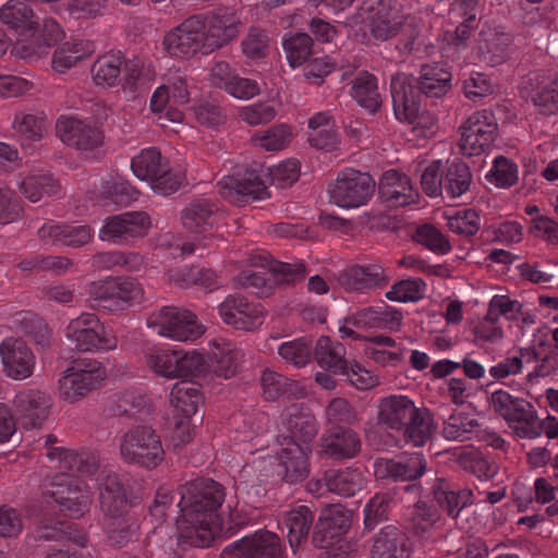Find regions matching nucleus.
Listing matches in <instances>:
<instances>
[{"mask_svg": "<svg viewBox=\"0 0 558 558\" xmlns=\"http://www.w3.org/2000/svg\"><path fill=\"white\" fill-rule=\"evenodd\" d=\"M439 512L433 505L417 501L411 513V529L417 536H426L439 520Z\"/></svg>", "mask_w": 558, "mask_h": 558, "instance_id": "nucleus-54", "label": "nucleus"}, {"mask_svg": "<svg viewBox=\"0 0 558 558\" xmlns=\"http://www.w3.org/2000/svg\"><path fill=\"white\" fill-rule=\"evenodd\" d=\"M52 401L39 390L19 392L13 400L16 422L24 428H39L48 418Z\"/></svg>", "mask_w": 558, "mask_h": 558, "instance_id": "nucleus-18", "label": "nucleus"}, {"mask_svg": "<svg viewBox=\"0 0 558 558\" xmlns=\"http://www.w3.org/2000/svg\"><path fill=\"white\" fill-rule=\"evenodd\" d=\"M376 183L368 173L354 169L341 171L329 189L330 201L339 207L356 208L373 196Z\"/></svg>", "mask_w": 558, "mask_h": 558, "instance_id": "nucleus-12", "label": "nucleus"}, {"mask_svg": "<svg viewBox=\"0 0 558 558\" xmlns=\"http://www.w3.org/2000/svg\"><path fill=\"white\" fill-rule=\"evenodd\" d=\"M351 513L340 505L323 508L313 526L312 544L322 549H329L332 556L338 551L347 554L345 535L351 527Z\"/></svg>", "mask_w": 558, "mask_h": 558, "instance_id": "nucleus-3", "label": "nucleus"}, {"mask_svg": "<svg viewBox=\"0 0 558 558\" xmlns=\"http://www.w3.org/2000/svg\"><path fill=\"white\" fill-rule=\"evenodd\" d=\"M65 338L72 349L78 352L111 350L117 347L116 338L108 337L99 318L89 313H84L69 323Z\"/></svg>", "mask_w": 558, "mask_h": 558, "instance_id": "nucleus-9", "label": "nucleus"}, {"mask_svg": "<svg viewBox=\"0 0 558 558\" xmlns=\"http://www.w3.org/2000/svg\"><path fill=\"white\" fill-rule=\"evenodd\" d=\"M149 410L150 404L146 396L134 390H126L112 401L109 413L112 416L134 417L144 412L148 413Z\"/></svg>", "mask_w": 558, "mask_h": 558, "instance_id": "nucleus-46", "label": "nucleus"}, {"mask_svg": "<svg viewBox=\"0 0 558 558\" xmlns=\"http://www.w3.org/2000/svg\"><path fill=\"white\" fill-rule=\"evenodd\" d=\"M220 194L230 202L241 204L262 199L266 193L264 182L257 175L250 173L248 178L238 179L233 175L225 177L219 183Z\"/></svg>", "mask_w": 558, "mask_h": 558, "instance_id": "nucleus-30", "label": "nucleus"}, {"mask_svg": "<svg viewBox=\"0 0 558 558\" xmlns=\"http://www.w3.org/2000/svg\"><path fill=\"white\" fill-rule=\"evenodd\" d=\"M132 171L137 179L148 181L155 193L163 196L178 191L182 182L181 177L162 162V156L156 148L143 150L135 157Z\"/></svg>", "mask_w": 558, "mask_h": 558, "instance_id": "nucleus-8", "label": "nucleus"}, {"mask_svg": "<svg viewBox=\"0 0 558 558\" xmlns=\"http://www.w3.org/2000/svg\"><path fill=\"white\" fill-rule=\"evenodd\" d=\"M531 99L541 113H556L558 111V77L548 85L538 88L531 96Z\"/></svg>", "mask_w": 558, "mask_h": 558, "instance_id": "nucleus-63", "label": "nucleus"}, {"mask_svg": "<svg viewBox=\"0 0 558 558\" xmlns=\"http://www.w3.org/2000/svg\"><path fill=\"white\" fill-rule=\"evenodd\" d=\"M267 174L269 177L270 184L280 189L291 186L300 175L299 161L289 159L277 166L268 167Z\"/></svg>", "mask_w": 558, "mask_h": 558, "instance_id": "nucleus-60", "label": "nucleus"}, {"mask_svg": "<svg viewBox=\"0 0 558 558\" xmlns=\"http://www.w3.org/2000/svg\"><path fill=\"white\" fill-rule=\"evenodd\" d=\"M511 44L510 34L493 27L483 28L477 38V58L489 66L502 64L509 58Z\"/></svg>", "mask_w": 558, "mask_h": 558, "instance_id": "nucleus-25", "label": "nucleus"}, {"mask_svg": "<svg viewBox=\"0 0 558 558\" xmlns=\"http://www.w3.org/2000/svg\"><path fill=\"white\" fill-rule=\"evenodd\" d=\"M338 281L341 287L350 291H364L388 282L379 265L350 267L339 275Z\"/></svg>", "mask_w": 558, "mask_h": 558, "instance_id": "nucleus-32", "label": "nucleus"}, {"mask_svg": "<svg viewBox=\"0 0 558 558\" xmlns=\"http://www.w3.org/2000/svg\"><path fill=\"white\" fill-rule=\"evenodd\" d=\"M393 13L384 4H379L376 12L369 15V32L381 41L399 34L400 22L392 16Z\"/></svg>", "mask_w": 558, "mask_h": 558, "instance_id": "nucleus-50", "label": "nucleus"}, {"mask_svg": "<svg viewBox=\"0 0 558 558\" xmlns=\"http://www.w3.org/2000/svg\"><path fill=\"white\" fill-rule=\"evenodd\" d=\"M0 20L19 34L29 37H35L40 27L38 19H35L33 9L17 0H9L0 9Z\"/></svg>", "mask_w": 558, "mask_h": 558, "instance_id": "nucleus-31", "label": "nucleus"}, {"mask_svg": "<svg viewBox=\"0 0 558 558\" xmlns=\"http://www.w3.org/2000/svg\"><path fill=\"white\" fill-rule=\"evenodd\" d=\"M363 475L357 470H327L325 471L326 489L340 496L351 497L363 486Z\"/></svg>", "mask_w": 558, "mask_h": 558, "instance_id": "nucleus-39", "label": "nucleus"}, {"mask_svg": "<svg viewBox=\"0 0 558 558\" xmlns=\"http://www.w3.org/2000/svg\"><path fill=\"white\" fill-rule=\"evenodd\" d=\"M147 326L157 335L178 341H193L204 332L195 314L174 306H163L151 313L147 318Z\"/></svg>", "mask_w": 558, "mask_h": 558, "instance_id": "nucleus-7", "label": "nucleus"}, {"mask_svg": "<svg viewBox=\"0 0 558 558\" xmlns=\"http://www.w3.org/2000/svg\"><path fill=\"white\" fill-rule=\"evenodd\" d=\"M106 377L98 361H78L63 372L59 380V392L63 400L74 402L97 389Z\"/></svg>", "mask_w": 558, "mask_h": 558, "instance_id": "nucleus-10", "label": "nucleus"}, {"mask_svg": "<svg viewBox=\"0 0 558 558\" xmlns=\"http://www.w3.org/2000/svg\"><path fill=\"white\" fill-rule=\"evenodd\" d=\"M60 140L80 150H93L102 144L104 135L95 126L75 118H62L56 124Z\"/></svg>", "mask_w": 558, "mask_h": 558, "instance_id": "nucleus-24", "label": "nucleus"}, {"mask_svg": "<svg viewBox=\"0 0 558 558\" xmlns=\"http://www.w3.org/2000/svg\"><path fill=\"white\" fill-rule=\"evenodd\" d=\"M47 456L50 459L58 456L60 461L63 463L64 469L80 475H93L99 468V459L92 452H76L72 450L52 448Z\"/></svg>", "mask_w": 558, "mask_h": 558, "instance_id": "nucleus-38", "label": "nucleus"}, {"mask_svg": "<svg viewBox=\"0 0 558 558\" xmlns=\"http://www.w3.org/2000/svg\"><path fill=\"white\" fill-rule=\"evenodd\" d=\"M517 166L508 158L499 156L495 159L494 166L486 179L498 187H509L517 182Z\"/></svg>", "mask_w": 558, "mask_h": 558, "instance_id": "nucleus-61", "label": "nucleus"}, {"mask_svg": "<svg viewBox=\"0 0 558 558\" xmlns=\"http://www.w3.org/2000/svg\"><path fill=\"white\" fill-rule=\"evenodd\" d=\"M205 29L206 23L203 15H192L166 34L163 38L165 49L171 56L180 58H187L199 50L206 53Z\"/></svg>", "mask_w": 558, "mask_h": 558, "instance_id": "nucleus-14", "label": "nucleus"}, {"mask_svg": "<svg viewBox=\"0 0 558 558\" xmlns=\"http://www.w3.org/2000/svg\"><path fill=\"white\" fill-rule=\"evenodd\" d=\"M87 295L93 307L117 312L140 304L143 289L134 279L107 278L90 282L87 286Z\"/></svg>", "mask_w": 558, "mask_h": 558, "instance_id": "nucleus-5", "label": "nucleus"}, {"mask_svg": "<svg viewBox=\"0 0 558 558\" xmlns=\"http://www.w3.org/2000/svg\"><path fill=\"white\" fill-rule=\"evenodd\" d=\"M486 120V112H477L471 116L461 126L460 149L463 155L469 157L478 156L484 151L496 136L497 124Z\"/></svg>", "mask_w": 558, "mask_h": 558, "instance_id": "nucleus-21", "label": "nucleus"}, {"mask_svg": "<svg viewBox=\"0 0 558 558\" xmlns=\"http://www.w3.org/2000/svg\"><path fill=\"white\" fill-rule=\"evenodd\" d=\"M472 174L463 161L452 162L446 172L444 187L451 197H458L469 190Z\"/></svg>", "mask_w": 558, "mask_h": 558, "instance_id": "nucleus-53", "label": "nucleus"}, {"mask_svg": "<svg viewBox=\"0 0 558 558\" xmlns=\"http://www.w3.org/2000/svg\"><path fill=\"white\" fill-rule=\"evenodd\" d=\"M122 58L119 54L107 53L99 57L92 65L90 73L97 85H113L121 73Z\"/></svg>", "mask_w": 558, "mask_h": 558, "instance_id": "nucleus-51", "label": "nucleus"}, {"mask_svg": "<svg viewBox=\"0 0 558 558\" xmlns=\"http://www.w3.org/2000/svg\"><path fill=\"white\" fill-rule=\"evenodd\" d=\"M149 228L150 218L145 211H128L107 218L100 238L121 243L146 235Z\"/></svg>", "mask_w": 558, "mask_h": 558, "instance_id": "nucleus-20", "label": "nucleus"}, {"mask_svg": "<svg viewBox=\"0 0 558 558\" xmlns=\"http://www.w3.org/2000/svg\"><path fill=\"white\" fill-rule=\"evenodd\" d=\"M49 493L64 515L81 518L89 510L90 499L87 492L76 480L66 474L54 478Z\"/></svg>", "mask_w": 558, "mask_h": 558, "instance_id": "nucleus-17", "label": "nucleus"}, {"mask_svg": "<svg viewBox=\"0 0 558 558\" xmlns=\"http://www.w3.org/2000/svg\"><path fill=\"white\" fill-rule=\"evenodd\" d=\"M326 415L330 423L338 426H351L359 422L355 408L344 398L332 399L326 408Z\"/></svg>", "mask_w": 558, "mask_h": 558, "instance_id": "nucleus-59", "label": "nucleus"}, {"mask_svg": "<svg viewBox=\"0 0 558 558\" xmlns=\"http://www.w3.org/2000/svg\"><path fill=\"white\" fill-rule=\"evenodd\" d=\"M3 372L16 380L28 378L35 367V355L22 338H7L0 344Z\"/></svg>", "mask_w": 558, "mask_h": 558, "instance_id": "nucleus-19", "label": "nucleus"}, {"mask_svg": "<svg viewBox=\"0 0 558 558\" xmlns=\"http://www.w3.org/2000/svg\"><path fill=\"white\" fill-rule=\"evenodd\" d=\"M322 448L326 456L343 460L353 458L361 451V441L353 429L332 425L322 438Z\"/></svg>", "mask_w": 558, "mask_h": 558, "instance_id": "nucleus-27", "label": "nucleus"}, {"mask_svg": "<svg viewBox=\"0 0 558 558\" xmlns=\"http://www.w3.org/2000/svg\"><path fill=\"white\" fill-rule=\"evenodd\" d=\"M120 454L124 462L146 469H155L165 459L160 437L147 425H138L124 433Z\"/></svg>", "mask_w": 558, "mask_h": 558, "instance_id": "nucleus-6", "label": "nucleus"}, {"mask_svg": "<svg viewBox=\"0 0 558 558\" xmlns=\"http://www.w3.org/2000/svg\"><path fill=\"white\" fill-rule=\"evenodd\" d=\"M202 392L192 381L177 383L170 392V403L173 405L177 416L192 418L196 422L203 421V415L197 414L198 405L203 402Z\"/></svg>", "mask_w": 558, "mask_h": 558, "instance_id": "nucleus-33", "label": "nucleus"}, {"mask_svg": "<svg viewBox=\"0 0 558 558\" xmlns=\"http://www.w3.org/2000/svg\"><path fill=\"white\" fill-rule=\"evenodd\" d=\"M425 286L421 278L400 280L386 293V298L393 302H416L423 298L422 290Z\"/></svg>", "mask_w": 558, "mask_h": 558, "instance_id": "nucleus-58", "label": "nucleus"}, {"mask_svg": "<svg viewBox=\"0 0 558 558\" xmlns=\"http://www.w3.org/2000/svg\"><path fill=\"white\" fill-rule=\"evenodd\" d=\"M281 445V452L279 459L284 468L282 480L288 484H294L307 477L308 470V453L311 446L301 445L293 440L288 444L279 442Z\"/></svg>", "mask_w": 558, "mask_h": 558, "instance_id": "nucleus-29", "label": "nucleus"}, {"mask_svg": "<svg viewBox=\"0 0 558 558\" xmlns=\"http://www.w3.org/2000/svg\"><path fill=\"white\" fill-rule=\"evenodd\" d=\"M377 481L402 483L405 493L420 496L421 484L416 481L427 471V461L421 452L400 456L396 459L378 458L374 463Z\"/></svg>", "mask_w": 558, "mask_h": 558, "instance_id": "nucleus-4", "label": "nucleus"}, {"mask_svg": "<svg viewBox=\"0 0 558 558\" xmlns=\"http://www.w3.org/2000/svg\"><path fill=\"white\" fill-rule=\"evenodd\" d=\"M175 377L204 378L208 376V365L205 357L194 351H180Z\"/></svg>", "mask_w": 558, "mask_h": 558, "instance_id": "nucleus-57", "label": "nucleus"}, {"mask_svg": "<svg viewBox=\"0 0 558 558\" xmlns=\"http://www.w3.org/2000/svg\"><path fill=\"white\" fill-rule=\"evenodd\" d=\"M269 277L260 272H241L239 283L245 289H253L258 296H268L276 286L293 284L305 278L306 267L303 263H284L271 260L268 265Z\"/></svg>", "mask_w": 558, "mask_h": 558, "instance_id": "nucleus-11", "label": "nucleus"}, {"mask_svg": "<svg viewBox=\"0 0 558 558\" xmlns=\"http://www.w3.org/2000/svg\"><path fill=\"white\" fill-rule=\"evenodd\" d=\"M287 435L278 436L279 442L288 444L293 440L301 445L310 446L312 440L317 434V422L315 416L310 410L304 409L298 404H292L288 408V415L284 421Z\"/></svg>", "mask_w": 558, "mask_h": 558, "instance_id": "nucleus-26", "label": "nucleus"}, {"mask_svg": "<svg viewBox=\"0 0 558 558\" xmlns=\"http://www.w3.org/2000/svg\"><path fill=\"white\" fill-rule=\"evenodd\" d=\"M213 214V206L207 201H194L181 211L182 225L192 232L205 231L207 227L211 226Z\"/></svg>", "mask_w": 558, "mask_h": 558, "instance_id": "nucleus-47", "label": "nucleus"}, {"mask_svg": "<svg viewBox=\"0 0 558 558\" xmlns=\"http://www.w3.org/2000/svg\"><path fill=\"white\" fill-rule=\"evenodd\" d=\"M206 23L205 52H213L234 40L242 22L236 11L230 7H219L203 16Z\"/></svg>", "mask_w": 558, "mask_h": 558, "instance_id": "nucleus-15", "label": "nucleus"}, {"mask_svg": "<svg viewBox=\"0 0 558 558\" xmlns=\"http://www.w3.org/2000/svg\"><path fill=\"white\" fill-rule=\"evenodd\" d=\"M315 519V512L304 505L287 512L284 523L288 527V541L292 548L299 547L307 539Z\"/></svg>", "mask_w": 558, "mask_h": 558, "instance_id": "nucleus-37", "label": "nucleus"}, {"mask_svg": "<svg viewBox=\"0 0 558 558\" xmlns=\"http://www.w3.org/2000/svg\"><path fill=\"white\" fill-rule=\"evenodd\" d=\"M390 92L393 113L400 122L414 124V129L433 125L432 119L421 111V95L416 94L405 74L398 73L391 77Z\"/></svg>", "mask_w": 558, "mask_h": 558, "instance_id": "nucleus-13", "label": "nucleus"}, {"mask_svg": "<svg viewBox=\"0 0 558 558\" xmlns=\"http://www.w3.org/2000/svg\"><path fill=\"white\" fill-rule=\"evenodd\" d=\"M211 520L201 518H185L180 512L177 519L178 545L182 550L191 547L204 548L208 547L214 541V532L211 530Z\"/></svg>", "mask_w": 558, "mask_h": 558, "instance_id": "nucleus-28", "label": "nucleus"}, {"mask_svg": "<svg viewBox=\"0 0 558 558\" xmlns=\"http://www.w3.org/2000/svg\"><path fill=\"white\" fill-rule=\"evenodd\" d=\"M260 383L266 400L274 401L279 398L292 400L304 396V388L298 381L270 369L263 372Z\"/></svg>", "mask_w": 558, "mask_h": 558, "instance_id": "nucleus-35", "label": "nucleus"}, {"mask_svg": "<svg viewBox=\"0 0 558 558\" xmlns=\"http://www.w3.org/2000/svg\"><path fill=\"white\" fill-rule=\"evenodd\" d=\"M433 495L439 507L446 510L449 515L456 518L469 502L472 493L471 490H451L446 480L439 477L435 480Z\"/></svg>", "mask_w": 558, "mask_h": 558, "instance_id": "nucleus-43", "label": "nucleus"}, {"mask_svg": "<svg viewBox=\"0 0 558 558\" xmlns=\"http://www.w3.org/2000/svg\"><path fill=\"white\" fill-rule=\"evenodd\" d=\"M391 497L385 494H376L368 500L363 509V535L373 532L381 524L388 522L391 511Z\"/></svg>", "mask_w": 558, "mask_h": 558, "instance_id": "nucleus-44", "label": "nucleus"}, {"mask_svg": "<svg viewBox=\"0 0 558 558\" xmlns=\"http://www.w3.org/2000/svg\"><path fill=\"white\" fill-rule=\"evenodd\" d=\"M218 314L225 323L236 329L253 330L263 324V307L247 302L244 296L230 295L219 306Z\"/></svg>", "mask_w": 558, "mask_h": 558, "instance_id": "nucleus-22", "label": "nucleus"}, {"mask_svg": "<svg viewBox=\"0 0 558 558\" xmlns=\"http://www.w3.org/2000/svg\"><path fill=\"white\" fill-rule=\"evenodd\" d=\"M221 558H282V550L275 533L258 531L225 547Z\"/></svg>", "mask_w": 558, "mask_h": 558, "instance_id": "nucleus-16", "label": "nucleus"}, {"mask_svg": "<svg viewBox=\"0 0 558 558\" xmlns=\"http://www.w3.org/2000/svg\"><path fill=\"white\" fill-rule=\"evenodd\" d=\"M20 190L27 199L36 203L44 196L57 194L60 183L49 173L32 174L21 182Z\"/></svg>", "mask_w": 558, "mask_h": 558, "instance_id": "nucleus-45", "label": "nucleus"}, {"mask_svg": "<svg viewBox=\"0 0 558 558\" xmlns=\"http://www.w3.org/2000/svg\"><path fill=\"white\" fill-rule=\"evenodd\" d=\"M179 355V350L157 351L149 356L148 364L156 373L165 377L174 378L178 362L180 361Z\"/></svg>", "mask_w": 558, "mask_h": 558, "instance_id": "nucleus-64", "label": "nucleus"}, {"mask_svg": "<svg viewBox=\"0 0 558 558\" xmlns=\"http://www.w3.org/2000/svg\"><path fill=\"white\" fill-rule=\"evenodd\" d=\"M279 354L295 366H303L310 361L311 341L306 338H300L286 342L280 345Z\"/></svg>", "mask_w": 558, "mask_h": 558, "instance_id": "nucleus-62", "label": "nucleus"}, {"mask_svg": "<svg viewBox=\"0 0 558 558\" xmlns=\"http://www.w3.org/2000/svg\"><path fill=\"white\" fill-rule=\"evenodd\" d=\"M451 73L438 63L423 64L417 78L416 94L440 98L451 88Z\"/></svg>", "mask_w": 558, "mask_h": 558, "instance_id": "nucleus-34", "label": "nucleus"}, {"mask_svg": "<svg viewBox=\"0 0 558 558\" xmlns=\"http://www.w3.org/2000/svg\"><path fill=\"white\" fill-rule=\"evenodd\" d=\"M342 345H331L329 337L322 336L314 349L316 362L327 371L333 374L347 373V361L342 357Z\"/></svg>", "mask_w": 558, "mask_h": 558, "instance_id": "nucleus-42", "label": "nucleus"}, {"mask_svg": "<svg viewBox=\"0 0 558 558\" xmlns=\"http://www.w3.org/2000/svg\"><path fill=\"white\" fill-rule=\"evenodd\" d=\"M181 495L178 507L185 518H201L213 521L216 511L221 507L226 494L225 488L211 478L198 477L180 486Z\"/></svg>", "mask_w": 558, "mask_h": 558, "instance_id": "nucleus-2", "label": "nucleus"}, {"mask_svg": "<svg viewBox=\"0 0 558 558\" xmlns=\"http://www.w3.org/2000/svg\"><path fill=\"white\" fill-rule=\"evenodd\" d=\"M351 95L371 114H375L381 107L377 80L368 72H362L353 80Z\"/></svg>", "mask_w": 558, "mask_h": 558, "instance_id": "nucleus-41", "label": "nucleus"}, {"mask_svg": "<svg viewBox=\"0 0 558 558\" xmlns=\"http://www.w3.org/2000/svg\"><path fill=\"white\" fill-rule=\"evenodd\" d=\"M411 551L410 538L399 525L387 524L372 537L371 558H410Z\"/></svg>", "mask_w": 558, "mask_h": 558, "instance_id": "nucleus-23", "label": "nucleus"}, {"mask_svg": "<svg viewBox=\"0 0 558 558\" xmlns=\"http://www.w3.org/2000/svg\"><path fill=\"white\" fill-rule=\"evenodd\" d=\"M506 422L512 426L513 422L521 423L514 426V433L519 437L536 438L542 434V424L535 412L531 411L532 404L518 398Z\"/></svg>", "mask_w": 558, "mask_h": 558, "instance_id": "nucleus-40", "label": "nucleus"}, {"mask_svg": "<svg viewBox=\"0 0 558 558\" xmlns=\"http://www.w3.org/2000/svg\"><path fill=\"white\" fill-rule=\"evenodd\" d=\"M38 539L53 542H72L73 544L85 547L87 538L75 524L70 522H57L50 525H43L37 532Z\"/></svg>", "mask_w": 558, "mask_h": 558, "instance_id": "nucleus-48", "label": "nucleus"}, {"mask_svg": "<svg viewBox=\"0 0 558 558\" xmlns=\"http://www.w3.org/2000/svg\"><path fill=\"white\" fill-rule=\"evenodd\" d=\"M207 365V378L213 379L214 377H220L223 379H228L234 376L236 373V353L230 349L217 347V351H214L209 355Z\"/></svg>", "mask_w": 558, "mask_h": 558, "instance_id": "nucleus-49", "label": "nucleus"}, {"mask_svg": "<svg viewBox=\"0 0 558 558\" xmlns=\"http://www.w3.org/2000/svg\"><path fill=\"white\" fill-rule=\"evenodd\" d=\"M100 506L107 515L122 514L128 507L126 489L118 474L107 475L100 488Z\"/></svg>", "mask_w": 558, "mask_h": 558, "instance_id": "nucleus-36", "label": "nucleus"}, {"mask_svg": "<svg viewBox=\"0 0 558 558\" xmlns=\"http://www.w3.org/2000/svg\"><path fill=\"white\" fill-rule=\"evenodd\" d=\"M170 279L182 288L195 284L204 287L209 291L217 284V276L211 269H198L196 267L179 270L171 275Z\"/></svg>", "mask_w": 558, "mask_h": 558, "instance_id": "nucleus-55", "label": "nucleus"}, {"mask_svg": "<svg viewBox=\"0 0 558 558\" xmlns=\"http://www.w3.org/2000/svg\"><path fill=\"white\" fill-rule=\"evenodd\" d=\"M429 411H421L404 396H392L381 401L379 424L388 429L401 432L405 442L422 446L430 437Z\"/></svg>", "mask_w": 558, "mask_h": 558, "instance_id": "nucleus-1", "label": "nucleus"}, {"mask_svg": "<svg viewBox=\"0 0 558 558\" xmlns=\"http://www.w3.org/2000/svg\"><path fill=\"white\" fill-rule=\"evenodd\" d=\"M287 60L295 68L303 64L312 54L313 39L306 33H298L283 41Z\"/></svg>", "mask_w": 558, "mask_h": 558, "instance_id": "nucleus-56", "label": "nucleus"}, {"mask_svg": "<svg viewBox=\"0 0 558 558\" xmlns=\"http://www.w3.org/2000/svg\"><path fill=\"white\" fill-rule=\"evenodd\" d=\"M412 240L436 254H447L451 251V244L434 225L424 223L416 228Z\"/></svg>", "mask_w": 558, "mask_h": 558, "instance_id": "nucleus-52", "label": "nucleus"}]
</instances>
